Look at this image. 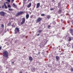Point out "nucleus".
<instances>
[{"label": "nucleus", "instance_id": "obj_1", "mask_svg": "<svg viewBox=\"0 0 73 73\" xmlns=\"http://www.w3.org/2000/svg\"><path fill=\"white\" fill-rule=\"evenodd\" d=\"M3 55L4 57H8V52L7 51H4L3 52Z\"/></svg>", "mask_w": 73, "mask_h": 73}, {"label": "nucleus", "instance_id": "obj_2", "mask_svg": "<svg viewBox=\"0 0 73 73\" xmlns=\"http://www.w3.org/2000/svg\"><path fill=\"white\" fill-rule=\"evenodd\" d=\"M20 31L19 30V28L16 27L15 28V34L17 33V32H19Z\"/></svg>", "mask_w": 73, "mask_h": 73}, {"label": "nucleus", "instance_id": "obj_3", "mask_svg": "<svg viewBox=\"0 0 73 73\" xmlns=\"http://www.w3.org/2000/svg\"><path fill=\"white\" fill-rule=\"evenodd\" d=\"M42 19H41V18L40 17L38 18L36 20V23H39V22L41 21Z\"/></svg>", "mask_w": 73, "mask_h": 73}, {"label": "nucleus", "instance_id": "obj_4", "mask_svg": "<svg viewBox=\"0 0 73 73\" xmlns=\"http://www.w3.org/2000/svg\"><path fill=\"white\" fill-rule=\"evenodd\" d=\"M5 14V13L4 12H0V15L1 16H4V15Z\"/></svg>", "mask_w": 73, "mask_h": 73}, {"label": "nucleus", "instance_id": "obj_5", "mask_svg": "<svg viewBox=\"0 0 73 73\" xmlns=\"http://www.w3.org/2000/svg\"><path fill=\"white\" fill-rule=\"evenodd\" d=\"M23 12L21 11L19 12H18V13L16 14V16H19V15H21V14H23Z\"/></svg>", "mask_w": 73, "mask_h": 73}, {"label": "nucleus", "instance_id": "obj_6", "mask_svg": "<svg viewBox=\"0 0 73 73\" xmlns=\"http://www.w3.org/2000/svg\"><path fill=\"white\" fill-rule=\"evenodd\" d=\"M56 60L57 61H59L60 60V57L58 56H56Z\"/></svg>", "mask_w": 73, "mask_h": 73}, {"label": "nucleus", "instance_id": "obj_7", "mask_svg": "<svg viewBox=\"0 0 73 73\" xmlns=\"http://www.w3.org/2000/svg\"><path fill=\"white\" fill-rule=\"evenodd\" d=\"M40 3H38L37 4V5H36V8H39V7H40Z\"/></svg>", "mask_w": 73, "mask_h": 73}, {"label": "nucleus", "instance_id": "obj_8", "mask_svg": "<svg viewBox=\"0 0 73 73\" xmlns=\"http://www.w3.org/2000/svg\"><path fill=\"white\" fill-rule=\"evenodd\" d=\"M32 5V3H30L27 6L28 8H30L31 7V5Z\"/></svg>", "mask_w": 73, "mask_h": 73}, {"label": "nucleus", "instance_id": "obj_9", "mask_svg": "<svg viewBox=\"0 0 73 73\" xmlns=\"http://www.w3.org/2000/svg\"><path fill=\"white\" fill-rule=\"evenodd\" d=\"M29 59L30 61H32V60H33V58H32V57L31 56H30L29 57Z\"/></svg>", "mask_w": 73, "mask_h": 73}, {"label": "nucleus", "instance_id": "obj_10", "mask_svg": "<svg viewBox=\"0 0 73 73\" xmlns=\"http://www.w3.org/2000/svg\"><path fill=\"white\" fill-rule=\"evenodd\" d=\"M35 68H33L31 69V71L33 72H34L35 71Z\"/></svg>", "mask_w": 73, "mask_h": 73}, {"label": "nucleus", "instance_id": "obj_11", "mask_svg": "<svg viewBox=\"0 0 73 73\" xmlns=\"http://www.w3.org/2000/svg\"><path fill=\"white\" fill-rule=\"evenodd\" d=\"M29 15L28 14H27L26 16V19H28L29 18Z\"/></svg>", "mask_w": 73, "mask_h": 73}, {"label": "nucleus", "instance_id": "obj_12", "mask_svg": "<svg viewBox=\"0 0 73 73\" xmlns=\"http://www.w3.org/2000/svg\"><path fill=\"white\" fill-rule=\"evenodd\" d=\"M22 21L25 22V18H23Z\"/></svg>", "mask_w": 73, "mask_h": 73}, {"label": "nucleus", "instance_id": "obj_13", "mask_svg": "<svg viewBox=\"0 0 73 73\" xmlns=\"http://www.w3.org/2000/svg\"><path fill=\"white\" fill-rule=\"evenodd\" d=\"M4 5L5 7V8L6 9H7V5H6V4H5V3H4Z\"/></svg>", "mask_w": 73, "mask_h": 73}, {"label": "nucleus", "instance_id": "obj_14", "mask_svg": "<svg viewBox=\"0 0 73 73\" xmlns=\"http://www.w3.org/2000/svg\"><path fill=\"white\" fill-rule=\"evenodd\" d=\"M47 19H50V15H47Z\"/></svg>", "mask_w": 73, "mask_h": 73}, {"label": "nucleus", "instance_id": "obj_15", "mask_svg": "<svg viewBox=\"0 0 73 73\" xmlns=\"http://www.w3.org/2000/svg\"><path fill=\"white\" fill-rule=\"evenodd\" d=\"M69 39H68V41H71V40H72V38H70V37H69Z\"/></svg>", "mask_w": 73, "mask_h": 73}, {"label": "nucleus", "instance_id": "obj_16", "mask_svg": "<svg viewBox=\"0 0 73 73\" xmlns=\"http://www.w3.org/2000/svg\"><path fill=\"white\" fill-rule=\"evenodd\" d=\"M41 16H45V14H41Z\"/></svg>", "mask_w": 73, "mask_h": 73}, {"label": "nucleus", "instance_id": "obj_17", "mask_svg": "<svg viewBox=\"0 0 73 73\" xmlns=\"http://www.w3.org/2000/svg\"><path fill=\"white\" fill-rule=\"evenodd\" d=\"M13 5H14V6L15 7H17V6H16V5L15 3H13Z\"/></svg>", "mask_w": 73, "mask_h": 73}, {"label": "nucleus", "instance_id": "obj_18", "mask_svg": "<svg viewBox=\"0 0 73 73\" xmlns=\"http://www.w3.org/2000/svg\"><path fill=\"white\" fill-rule=\"evenodd\" d=\"M24 23H25L24 22H23V21H22L21 23V25H22L23 24H24Z\"/></svg>", "mask_w": 73, "mask_h": 73}, {"label": "nucleus", "instance_id": "obj_19", "mask_svg": "<svg viewBox=\"0 0 73 73\" xmlns=\"http://www.w3.org/2000/svg\"><path fill=\"white\" fill-rule=\"evenodd\" d=\"M58 12L59 13H61V10H59V11H58Z\"/></svg>", "mask_w": 73, "mask_h": 73}, {"label": "nucleus", "instance_id": "obj_20", "mask_svg": "<svg viewBox=\"0 0 73 73\" xmlns=\"http://www.w3.org/2000/svg\"><path fill=\"white\" fill-rule=\"evenodd\" d=\"M8 8H11V6L9 5H8Z\"/></svg>", "mask_w": 73, "mask_h": 73}, {"label": "nucleus", "instance_id": "obj_21", "mask_svg": "<svg viewBox=\"0 0 73 73\" xmlns=\"http://www.w3.org/2000/svg\"><path fill=\"white\" fill-rule=\"evenodd\" d=\"M9 11H13V9H10H10H9Z\"/></svg>", "mask_w": 73, "mask_h": 73}, {"label": "nucleus", "instance_id": "obj_22", "mask_svg": "<svg viewBox=\"0 0 73 73\" xmlns=\"http://www.w3.org/2000/svg\"><path fill=\"white\" fill-rule=\"evenodd\" d=\"M67 46H68V47H69V46H70V45H69V44H67Z\"/></svg>", "mask_w": 73, "mask_h": 73}, {"label": "nucleus", "instance_id": "obj_23", "mask_svg": "<svg viewBox=\"0 0 73 73\" xmlns=\"http://www.w3.org/2000/svg\"><path fill=\"white\" fill-rule=\"evenodd\" d=\"M42 32V31L41 30H39L38 31L39 33H40V32Z\"/></svg>", "mask_w": 73, "mask_h": 73}, {"label": "nucleus", "instance_id": "obj_24", "mask_svg": "<svg viewBox=\"0 0 73 73\" xmlns=\"http://www.w3.org/2000/svg\"><path fill=\"white\" fill-rule=\"evenodd\" d=\"M33 15H31L30 16V18H32L33 17Z\"/></svg>", "mask_w": 73, "mask_h": 73}, {"label": "nucleus", "instance_id": "obj_25", "mask_svg": "<svg viewBox=\"0 0 73 73\" xmlns=\"http://www.w3.org/2000/svg\"><path fill=\"white\" fill-rule=\"evenodd\" d=\"M1 27H2V28H3L4 25H3V24H2L1 25Z\"/></svg>", "mask_w": 73, "mask_h": 73}, {"label": "nucleus", "instance_id": "obj_26", "mask_svg": "<svg viewBox=\"0 0 73 73\" xmlns=\"http://www.w3.org/2000/svg\"><path fill=\"white\" fill-rule=\"evenodd\" d=\"M50 11H53V8H51V9H50Z\"/></svg>", "mask_w": 73, "mask_h": 73}, {"label": "nucleus", "instance_id": "obj_27", "mask_svg": "<svg viewBox=\"0 0 73 73\" xmlns=\"http://www.w3.org/2000/svg\"><path fill=\"white\" fill-rule=\"evenodd\" d=\"M11 23L10 22H9V23H8V25H11Z\"/></svg>", "mask_w": 73, "mask_h": 73}, {"label": "nucleus", "instance_id": "obj_28", "mask_svg": "<svg viewBox=\"0 0 73 73\" xmlns=\"http://www.w3.org/2000/svg\"><path fill=\"white\" fill-rule=\"evenodd\" d=\"M7 1H8V2H10L11 1L10 0H7Z\"/></svg>", "mask_w": 73, "mask_h": 73}, {"label": "nucleus", "instance_id": "obj_29", "mask_svg": "<svg viewBox=\"0 0 73 73\" xmlns=\"http://www.w3.org/2000/svg\"><path fill=\"white\" fill-rule=\"evenodd\" d=\"M50 25H48V28H50Z\"/></svg>", "mask_w": 73, "mask_h": 73}, {"label": "nucleus", "instance_id": "obj_30", "mask_svg": "<svg viewBox=\"0 0 73 73\" xmlns=\"http://www.w3.org/2000/svg\"><path fill=\"white\" fill-rule=\"evenodd\" d=\"M4 5H3L2 6V8H4Z\"/></svg>", "mask_w": 73, "mask_h": 73}, {"label": "nucleus", "instance_id": "obj_31", "mask_svg": "<svg viewBox=\"0 0 73 73\" xmlns=\"http://www.w3.org/2000/svg\"><path fill=\"white\" fill-rule=\"evenodd\" d=\"M71 70L72 72H73V68H72L71 69Z\"/></svg>", "mask_w": 73, "mask_h": 73}, {"label": "nucleus", "instance_id": "obj_32", "mask_svg": "<svg viewBox=\"0 0 73 73\" xmlns=\"http://www.w3.org/2000/svg\"><path fill=\"white\" fill-rule=\"evenodd\" d=\"M14 1V0H11V2H13Z\"/></svg>", "mask_w": 73, "mask_h": 73}, {"label": "nucleus", "instance_id": "obj_33", "mask_svg": "<svg viewBox=\"0 0 73 73\" xmlns=\"http://www.w3.org/2000/svg\"><path fill=\"white\" fill-rule=\"evenodd\" d=\"M38 54H40V52H39L38 53Z\"/></svg>", "mask_w": 73, "mask_h": 73}, {"label": "nucleus", "instance_id": "obj_34", "mask_svg": "<svg viewBox=\"0 0 73 73\" xmlns=\"http://www.w3.org/2000/svg\"><path fill=\"white\" fill-rule=\"evenodd\" d=\"M1 49V46L0 47V50Z\"/></svg>", "mask_w": 73, "mask_h": 73}, {"label": "nucleus", "instance_id": "obj_35", "mask_svg": "<svg viewBox=\"0 0 73 73\" xmlns=\"http://www.w3.org/2000/svg\"><path fill=\"white\" fill-rule=\"evenodd\" d=\"M54 24H56V22H54Z\"/></svg>", "mask_w": 73, "mask_h": 73}, {"label": "nucleus", "instance_id": "obj_36", "mask_svg": "<svg viewBox=\"0 0 73 73\" xmlns=\"http://www.w3.org/2000/svg\"><path fill=\"white\" fill-rule=\"evenodd\" d=\"M37 35V36H39V35H40V34H38Z\"/></svg>", "mask_w": 73, "mask_h": 73}, {"label": "nucleus", "instance_id": "obj_37", "mask_svg": "<svg viewBox=\"0 0 73 73\" xmlns=\"http://www.w3.org/2000/svg\"><path fill=\"white\" fill-rule=\"evenodd\" d=\"M13 27H15V26H13Z\"/></svg>", "mask_w": 73, "mask_h": 73}, {"label": "nucleus", "instance_id": "obj_38", "mask_svg": "<svg viewBox=\"0 0 73 73\" xmlns=\"http://www.w3.org/2000/svg\"><path fill=\"white\" fill-rule=\"evenodd\" d=\"M20 73H22V72H20Z\"/></svg>", "mask_w": 73, "mask_h": 73}, {"label": "nucleus", "instance_id": "obj_39", "mask_svg": "<svg viewBox=\"0 0 73 73\" xmlns=\"http://www.w3.org/2000/svg\"><path fill=\"white\" fill-rule=\"evenodd\" d=\"M45 73H48V72H45Z\"/></svg>", "mask_w": 73, "mask_h": 73}, {"label": "nucleus", "instance_id": "obj_40", "mask_svg": "<svg viewBox=\"0 0 73 73\" xmlns=\"http://www.w3.org/2000/svg\"><path fill=\"white\" fill-rule=\"evenodd\" d=\"M12 63H13V64L14 63V62H12Z\"/></svg>", "mask_w": 73, "mask_h": 73}, {"label": "nucleus", "instance_id": "obj_41", "mask_svg": "<svg viewBox=\"0 0 73 73\" xmlns=\"http://www.w3.org/2000/svg\"><path fill=\"white\" fill-rule=\"evenodd\" d=\"M6 3L7 4H8V3H7V2H6Z\"/></svg>", "mask_w": 73, "mask_h": 73}, {"label": "nucleus", "instance_id": "obj_42", "mask_svg": "<svg viewBox=\"0 0 73 73\" xmlns=\"http://www.w3.org/2000/svg\"><path fill=\"white\" fill-rule=\"evenodd\" d=\"M61 21H62V19H61Z\"/></svg>", "mask_w": 73, "mask_h": 73}, {"label": "nucleus", "instance_id": "obj_43", "mask_svg": "<svg viewBox=\"0 0 73 73\" xmlns=\"http://www.w3.org/2000/svg\"><path fill=\"white\" fill-rule=\"evenodd\" d=\"M1 8V6H0V8Z\"/></svg>", "mask_w": 73, "mask_h": 73}, {"label": "nucleus", "instance_id": "obj_44", "mask_svg": "<svg viewBox=\"0 0 73 73\" xmlns=\"http://www.w3.org/2000/svg\"><path fill=\"white\" fill-rule=\"evenodd\" d=\"M25 0H23V1H25Z\"/></svg>", "mask_w": 73, "mask_h": 73}, {"label": "nucleus", "instance_id": "obj_45", "mask_svg": "<svg viewBox=\"0 0 73 73\" xmlns=\"http://www.w3.org/2000/svg\"><path fill=\"white\" fill-rule=\"evenodd\" d=\"M72 48H73V46H72Z\"/></svg>", "mask_w": 73, "mask_h": 73}]
</instances>
